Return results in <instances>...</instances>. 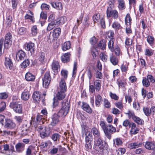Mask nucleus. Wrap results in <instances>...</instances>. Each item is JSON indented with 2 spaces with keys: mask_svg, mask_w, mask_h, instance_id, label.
Masks as SVG:
<instances>
[{
  "mask_svg": "<svg viewBox=\"0 0 155 155\" xmlns=\"http://www.w3.org/2000/svg\"><path fill=\"white\" fill-rule=\"evenodd\" d=\"M61 108L58 114L61 117H64L69 112L70 107V102L68 100H64L61 102Z\"/></svg>",
  "mask_w": 155,
  "mask_h": 155,
  "instance_id": "obj_1",
  "label": "nucleus"
},
{
  "mask_svg": "<svg viewBox=\"0 0 155 155\" xmlns=\"http://www.w3.org/2000/svg\"><path fill=\"white\" fill-rule=\"evenodd\" d=\"M116 131V129L112 125L108 124L107 125L106 129L104 131L106 137L109 140L111 137L112 134L115 133Z\"/></svg>",
  "mask_w": 155,
  "mask_h": 155,
  "instance_id": "obj_2",
  "label": "nucleus"
},
{
  "mask_svg": "<svg viewBox=\"0 0 155 155\" xmlns=\"http://www.w3.org/2000/svg\"><path fill=\"white\" fill-rule=\"evenodd\" d=\"M51 79L50 72H46L42 78L43 86L45 88H47L50 83Z\"/></svg>",
  "mask_w": 155,
  "mask_h": 155,
  "instance_id": "obj_3",
  "label": "nucleus"
},
{
  "mask_svg": "<svg viewBox=\"0 0 155 155\" xmlns=\"http://www.w3.org/2000/svg\"><path fill=\"white\" fill-rule=\"evenodd\" d=\"M110 7L107 8V17H112L114 18L118 17V14L117 12L115 10H113Z\"/></svg>",
  "mask_w": 155,
  "mask_h": 155,
  "instance_id": "obj_4",
  "label": "nucleus"
},
{
  "mask_svg": "<svg viewBox=\"0 0 155 155\" xmlns=\"http://www.w3.org/2000/svg\"><path fill=\"white\" fill-rule=\"evenodd\" d=\"M10 107L16 113H21L22 112V108L21 105L17 104L16 102H13L10 104Z\"/></svg>",
  "mask_w": 155,
  "mask_h": 155,
  "instance_id": "obj_5",
  "label": "nucleus"
},
{
  "mask_svg": "<svg viewBox=\"0 0 155 155\" xmlns=\"http://www.w3.org/2000/svg\"><path fill=\"white\" fill-rule=\"evenodd\" d=\"M45 56V53L43 52H41L39 53L36 58L37 64H44L45 63L46 59Z\"/></svg>",
  "mask_w": 155,
  "mask_h": 155,
  "instance_id": "obj_6",
  "label": "nucleus"
},
{
  "mask_svg": "<svg viewBox=\"0 0 155 155\" xmlns=\"http://www.w3.org/2000/svg\"><path fill=\"white\" fill-rule=\"evenodd\" d=\"M24 47L26 51L30 52L31 55L34 54L35 51V46L34 43L31 42L25 44L24 45Z\"/></svg>",
  "mask_w": 155,
  "mask_h": 155,
  "instance_id": "obj_7",
  "label": "nucleus"
},
{
  "mask_svg": "<svg viewBox=\"0 0 155 155\" xmlns=\"http://www.w3.org/2000/svg\"><path fill=\"white\" fill-rule=\"evenodd\" d=\"M94 145L96 146L99 147L101 150H103L104 147L101 136L94 139Z\"/></svg>",
  "mask_w": 155,
  "mask_h": 155,
  "instance_id": "obj_8",
  "label": "nucleus"
},
{
  "mask_svg": "<svg viewBox=\"0 0 155 155\" xmlns=\"http://www.w3.org/2000/svg\"><path fill=\"white\" fill-rule=\"evenodd\" d=\"M25 53L22 50L18 51L16 53V59L18 61L22 60L24 59L26 56Z\"/></svg>",
  "mask_w": 155,
  "mask_h": 155,
  "instance_id": "obj_9",
  "label": "nucleus"
},
{
  "mask_svg": "<svg viewBox=\"0 0 155 155\" xmlns=\"http://www.w3.org/2000/svg\"><path fill=\"white\" fill-rule=\"evenodd\" d=\"M58 114H54L52 117V120L51 123V125L53 126H55L59 122V116Z\"/></svg>",
  "mask_w": 155,
  "mask_h": 155,
  "instance_id": "obj_10",
  "label": "nucleus"
},
{
  "mask_svg": "<svg viewBox=\"0 0 155 155\" xmlns=\"http://www.w3.org/2000/svg\"><path fill=\"white\" fill-rule=\"evenodd\" d=\"M51 67L54 73H57L60 68V66L58 61H54L51 64Z\"/></svg>",
  "mask_w": 155,
  "mask_h": 155,
  "instance_id": "obj_11",
  "label": "nucleus"
},
{
  "mask_svg": "<svg viewBox=\"0 0 155 155\" xmlns=\"http://www.w3.org/2000/svg\"><path fill=\"white\" fill-rule=\"evenodd\" d=\"M71 54L69 52L64 54L61 57V60L62 62L67 63L69 61Z\"/></svg>",
  "mask_w": 155,
  "mask_h": 155,
  "instance_id": "obj_12",
  "label": "nucleus"
},
{
  "mask_svg": "<svg viewBox=\"0 0 155 155\" xmlns=\"http://www.w3.org/2000/svg\"><path fill=\"white\" fill-rule=\"evenodd\" d=\"M82 105L81 106L82 108L87 112L91 114L92 112V110L89 105L87 103L82 102Z\"/></svg>",
  "mask_w": 155,
  "mask_h": 155,
  "instance_id": "obj_13",
  "label": "nucleus"
},
{
  "mask_svg": "<svg viewBox=\"0 0 155 155\" xmlns=\"http://www.w3.org/2000/svg\"><path fill=\"white\" fill-rule=\"evenodd\" d=\"M59 90L61 92H66L67 90V86L64 80L61 79L59 83Z\"/></svg>",
  "mask_w": 155,
  "mask_h": 155,
  "instance_id": "obj_14",
  "label": "nucleus"
},
{
  "mask_svg": "<svg viewBox=\"0 0 155 155\" xmlns=\"http://www.w3.org/2000/svg\"><path fill=\"white\" fill-rule=\"evenodd\" d=\"M10 41V33H7L5 36V39L4 44V48L6 49L9 48V43Z\"/></svg>",
  "mask_w": 155,
  "mask_h": 155,
  "instance_id": "obj_15",
  "label": "nucleus"
},
{
  "mask_svg": "<svg viewBox=\"0 0 155 155\" xmlns=\"http://www.w3.org/2000/svg\"><path fill=\"white\" fill-rule=\"evenodd\" d=\"M26 80L28 81H33L35 79V76L32 73L28 72L25 75Z\"/></svg>",
  "mask_w": 155,
  "mask_h": 155,
  "instance_id": "obj_16",
  "label": "nucleus"
},
{
  "mask_svg": "<svg viewBox=\"0 0 155 155\" xmlns=\"http://www.w3.org/2000/svg\"><path fill=\"white\" fill-rule=\"evenodd\" d=\"M91 132L92 134L94 139L101 137V134L98 130L96 127H93L91 129Z\"/></svg>",
  "mask_w": 155,
  "mask_h": 155,
  "instance_id": "obj_17",
  "label": "nucleus"
},
{
  "mask_svg": "<svg viewBox=\"0 0 155 155\" xmlns=\"http://www.w3.org/2000/svg\"><path fill=\"white\" fill-rule=\"evenodd\" d=\"M40 93L39 92L36 91L33 93L32 96L33 99L37 102H38L40 100L41 96Z\"/></svg>",
  "mask_w": 155,
  "mask_h": 155,
  "instance_id": "obj_18",
  "label": "nucleus"
},
{
  "mask_svg": "<svg viewBox=\"0 0 155 155\" xmlns=\"http://www.w3.org/2000/svg\"><path fill=\"white\" fill-rule=\"evenodd\" d=\"M25 144L23 143H18L15 145L16 150L18 152H21L24 150Z\"/></svg>",
  "mask_w": 155,
  "mask_h": 155,
  "instance_id": "obj_19",
  "label": "nucleus"
},
{
  "mask_svg": "<svg viewBox=\"0 0 155 155\" xmlns=\"http://www.w3.org/2000/svg\"><path fill=\"white\" fill-rule=\"evenodd\" d=\"M142 145V143H141L135 142L130 144L129 147L130 149H134L141 147Z\"/></svg>",
  "mask_w": 155,
  "mask_h": 155,
  "instance_id": "obj_20",
  "label": "nucleus"
},
{
  "mask_svg": "<svg viewBox=\"0 0 155 155\" xmlns=\"http://www.w3.org/2000/svg\"><path fill=\"white\" fill-rule=\"evenodd\" d=\"M85 140L87 141H93V136L91 133L90 131L86 132L85 133Z\"/></svg>",
  "mask_w": 155,
  "mask_h": 155,
  "instance_id": "obj_21",
  "label": "nucleus"
},
{
  "mask_svg": "<svg viewBox=\"0 0 155 155\" xmlns=\"http://www.w3.org/2000/svg\"><path fill=\"white\" fill-rule=\"evenodd\" d=\"M118 7L120 10L124 9L126 8L124 0H117Z\"/></svg>",
  "mask_w": 155,
  "mask_h": 155,
  "instance_id": "obj_22",
  "label": "nucleus"
},
{
  "mask_svg": "<svg viewBox=\"0 0 155 155\" xmlns=\"http://www.w3.org/2000/svg\"><path fill=\"white\" fill-rule=\"evenodd\" d=\"M110 61L114 65H116L118 62V59L113 54H112L110 56Z\"/></svg>",
  "mask_w": 155,
  "mask_h": 155,
  "instance_id": "obj_23",
  "label": "nucleus"
},
{
  "mask_svg": "<svg viewBox=\"0 0 155 155\" xmlns=\"http://www.w3.org/2000/svg\"><path fill=\"white\" fill-rule=\"evenodd\" d=\"M101 81L99 80H96L94 82V85L96 91H99L101 89Z\"/></svg>",
  "mask_w": 155,
  "mask_h": 155,
  "instance_id": "obj_24",
  "label": "nucleus"
},
{
  "mask_svg": "<svg viewBox=\"0 0 155 155\" xmlns=\"http://www.w3.org/2000/svg\"><path fill=\"white\" fill-rule=\"evenodd\" d=\"M65 92L58 91L56 94V97L57 99L59 100H61L64 98L65 96Z\"/></svg>",
  "mask_w": 155,
  "mask_h": 155,
  "instance_id": "obj_25",
  "label": "nucleus"
},
{
  "mask_svg": "<svg viewBox=\"0 0 155 155\" xmlns=\"http://www.w3.org/2000/svg\"><path fill=\"white\" fill-rule=\"evenodd\" d=\"M71 44L70 41H67L64 43L62 46V50L66 51L70 48Z\"/></svg>",
  "mask_w": 155,
  "mask_h": 155,
  "instance_id": "obj_26",
  "label": "nucleus"
},
{
  "mask_svg": "<svg viewBox=\"0 0 155 155\" xmlns=\"http://www.w3.org/2000/svg\"><path fill=\"white\" fill-rule=\"evenodd\" d=\"M67 20V18L65 16L61 17L56 21L57 25H61L64 23Z\"/></svg>",
  "mask_w": 155,
  "mask_h": 155,
  "instance_id": "obj_27",
  "label": "nucleus"
},
{
  "mask_svg": "<svg viewBox=\"0 0 155 155\" xmlns=\"http://www.w3.org/2000/svg\"><path fill=\"white\" fill-rule=\"evenodd\" d=\"M61 74L62 77L61 79H63V80L64 81L67 79L68 74V72L67 70L64 69L62 70Z\"/></svg>",
  "mask_w": 155,
  "mask_h": 155,
  "instance_id": "obj_28",
  "label": "nucleus"
},
{
  "mask_svg": "<svg viewBox=\"0 0 155 155\" xmlns=\"http://www.w3.org/2000/svg\"><path fill=\"white\" fill-rule=\"evenodd\" d=\"M30 96L29 92L28 91L23 92L21 94V98L25 101H26L28 99Z\"/></svg>",
  "mask_w": 155,
  "mask_h": 155,
  "instance_id": "obj_29",
  "label": "nucleus"
},
{
  "mask_svg": "<svg viewBox=\"0 0 155 155\" xmlns=\"http://www.w3.org/2000/svg\"><path fill=\"white\" fill-rule=\"evenodd\" d=\"M102 101V97L100 95H98L95 96V103L96 106L99 107Z\"/></svg>",
  "mask_w": 155,
  "mask_h": 155,
  "instance_id": "obj_30",
  "label": "nucleus"
},
{
  "mask_svg": "<svg viewBox=\"0 0 155 155\" xmlns=\"http://www.w3.org/2000/svg\"><path fill=\"white\" fill-rule=\"evenodd\" d=\"M154 144L150 142H147L144 145L145 147L148 150L154 149Z\"/></svg>",
  "mask_w": 155,
  "mask_h": 155,
  "instance_id": "obj_31",
  "label": "nucleus"
},
{
  "mask_svg": "<svg viewBox=\"0 0 155 155\" xmlns=\"http://www.w3.org/2000/svg\"><path fill=\"white\" fill-rule=\"evenodd\" d=\"M85 148L86 150L88 151L90 150L92 148V141H85Z\"/></svg>",
  "mask_w": 155,
  "mask_h": 155,
  "instance_id": "obj_32",
  "label": "nucleus"
},
{
  "mask_svg": "<svg viewBox=\"0 0 155 155\" xmlns=\"http://www.w3.org/2000/svg\"><path fill=\"white\" fill-rule=\"evenodd\" d=\"M30 64V61L29 59H26L20 65L22 68H25L28 66Z\"/></svg>",
  "mask_w": 155,
  "mask_h": 155,
  "instance_id": "obj_33",
  "label": "nucleus"
},
{
  "mask_svg": "<svg viewBox=\"0 0 155 155\" xmlns=\"http://www.w3.org/2000/svg\"><path fill=\"white\" fill-rule=\"evenodd\" d=\"M106 44L105 41L103 40H101L97 45L98 48L104 50L106 48Z\"/></svg>",
  "mask_w": 155,
  "mask_h": 155,
  "instance_id": "obj_34",
  "label": "nucleus"
},
{
  "mask_svg": "<svg viewBox=\"0 0 155 155\" xmlns=\"http://www.w3.org/2000/svg\"><path fill=\"white\" fill-rule=\"evenodd\" d=\"M4 150L2 153L6 155H9V150L8 144H5L3 145Z\"/></svg>",
  "mask_w": 155,
  "mask_h": 155,
  "instance_id": "obj_35",
  "label": "nucleus"
},
{
  "mask_svg": "<svg viewBox=\"0 0 155 155\" xmlns=\"http://www.w3.org/2000/svg\"><path fill=\"white\" fill-rule=\"evenodd\" d=\"M114 145L115 146L116 145L118 146L121 145L123 142L120 138H117L113 140Z\"/></svg>",
  "mask_w": 155,
  "mask_h": 155,
  "instance_id": "obj_36",
  "label": "nucleus"
},
{
  "mask_svg": "<svg viewBox=\"0 0 155 155\" xmlns=\"http://www.w3.org/2000/svg\"><path fill=\"white\" fill-rule=\"evenodd\" d=\"M125 114L128 115L129 118H132L133 120L136 117L135 115L134 112L131 110H129L127 113H126Z\"/></svg>",
  "mask_w": 155,
  "mask_h": 155,
  "instance_id": "obj_37",
  "label": "nucleus"
},
{
  "mask_svg": "<svg viewBox=\"0 0 155 155\" xmlns=\"http://www.w3.org/2000/svg\"><path fill=\"white\" fill-rule=\"evenodd\" d=\"M61 32V29L60 28H57L54 29L53 32L52 34L55 37L57 38Z\"/></svg>",
  "mask_w": 155,
  "mask_h": 155,
  "instance_id": "obj_38",
  "label": "nucleus"
},
{
  "mask_svg": "<svg viewBox=\"0 0 155 155\" xmlns=\"http://www.w3.org/2000/svg\"><path fill=\"white\" fill-rule=\"evenodd\" d=\"M51 5L54 8L58 9H60L62 8V5L60 2H52L51 3Z\"/></svg>",
  "mask_w": 155,
  "mask_h": 155,
  "instance_id": "obj_39",
  "label": "nucleus"
},
{
  "mask_svg": "<svg viewBox=\"0 0 155 155\" xmlns=\"http://www.w3.org/2000/svg\"><path fill=\"white\" fill-rule=\"evenodd\" d=\"M100 58L101 60L104 62H106L108 58V56L104 53H101L100 54Z\"/></svg>",
  "mask_w": 155,
  "mask_h": 155,
  "instance_id": "obj_40",
  "label": "nucleus"
},
{
  "mask_svg": "<svg viewBox=\"0 0 155 155\" xmlns=\"http://www.w3.org/2000/svg\"><path fill=\"white\" fill-rule=\"evenodd\" d=\"M56 27L55 22L54 21L51 22L49 24L47 30L48 31H50Z\"/></svg>",
  "mask_w": 155,
  "mask_h": 155,
  "instance_id": "obj_41",
  "label": "nucleus"
},
{
  "mask_svg": "<svg viewBox=\"0 0 155 155\" xmlns=\"http://www.w3.org/2000/svg\"><path fill=\"white\" fill-rule=\"evenodd\" d=\"M113 38H111L109 41L108 44V47L109 49H110L111 51H114V41Z\"/></svg>",
  "mask_w": 155,
  "mask_h": 155,
  "instance_id": "obj_42",
  "label": "nucleus"
},
{
  "mask_svg": "<svg viewBox=\"0 0 155 155\" xmlns=\"http://www.w3.org/2000/svg\"><path fill=\"white\" fill-rule=\"evenodd\" d=\"M142 84L143 86L146 87H147L150 85L149 81L147 78H143L142 80Z\"/></svg>",
  "mask_w": 155,
  "mask_h": 155,
  "instance_id": "obj_43",
  "label": "nucleus"
},
{
  "mask_svg": "<svg viewBox=\"0 0 155 155\" xmlns=\"http://www.w3.org/2000/svg\"><path fill=\"white\" fill-rule=\"evenodd\" d=\"M60 137V136L58 134L55 133L52 135L51 138L53 141H56L59 140Z\"/></svg>",
  "mask_w": 155,
  "mask_h": 155,
  "instance_id": "obj_44",
  "label": "nucleus"
},
{
  "mask_svg": "<svg viewBox=\"0 0 155 155\" xmlns=\"http://www.w3.org/2000/svg\"><path fill=\"white\" fill-rule=\"evenodd\" d=\"M133 120L139 125H142L144 123V121L142 119H141L139 117H137V116Z\"/></svg>",
  "mask_w": 155,
  "mask_h": 155,
  "instance_id": "obj_45",
  "label": "nucleus"
},
{
  "mask_svg": "<svg viewBox=\"0 0 155 155\" xmlns=\"http://www.w3.org/2000/svg\"><path fill=\"white\" fill-rule=\"evenodd\" d=\"M48 41L50 43L53 42L56 39H57L56 37H55L54 35L52 34H51V32H50L49 36H48Z\"/></svg>",
  "mask_w": 155,
  "mask_h": 155,
  "instance_id": "obj_46",
  "label": "nucleus"
},
{
  "mask_svg": "<svg viewBox=\"0 0 155 155\" xmlns=\"http://www.w3.org/2000/svg\"><path fill=\"white\" fill-rule=\"evenodd\" d=\"M143 111L145 114L147 116H150L151 114L150 109H149L147 107H143Z\"/></svg>",
  "mask_w": 155,
  "mask_h": 155,
  "instance_id": "obj_47",
  "label": "nucleus"
},
{
  "mask_svg": "<svg viewBox=\"0 0 155 155\" xmlns=\"http://www.w3.org/2000/svg\"><path fill=\"white\" fill-rule=\"evenodd\" d=\"M131 21L130 15L129 14H127L125 17V24L127 25V23H128L130 25V23Z\"/></svg>",
  "mask_w": 155,
  "mask_h": 155,
  "instance_id": "obj_48",
  "label": "nucleus"
},
{
  "mask_svg": "<svg viewBox=\"0 0 155 155\" xmlns=\"http://www.w3.org/2000/svg\"><path fill=\"white\" fill-rule=\"evenodd\" d=\"M5 65L7 68H10V58H9L5 57Z\"/></svg>",
  "mask_w": 155,
  "mask_h": 155,
  "instance_id": "obj_49",
  "label": "nucleus"
},
{
  "mask_svg": "<svg viewBox=\"0 0 155 155\" xmlns=\"http://www.w3.org/2000/svg\"><path fill=\"white\" fill-rule=\"evenodd\" d=\"M32 34L33 35H35L37 33L38 29L36 25L33 26L31 28Z\"/></svg>",
  "mask_w": 155,
  "mask_h": 155,
  "instance_id": "obj_50",
  "label": "nucleus"
},
{
  "mask_svg": "<svg viewBox=\"0 0 155 155\" xmlns=\"http://www.w3.org/2000/svg\"><path fill=\"white\" fill-rule=\"evenodd\" d=\"M100 125L101 127L104 131L105 130L107 127V125L106 123L103 121H101L100 122Z\"/></svg>",
  "mask_w": 155,
  "mask_h": 155,
  "instance_id": "obj_51",
  "label": "nucleus"
},
{
  "mask_svg": "<svg viewBox=\"0 0 155 155\" xmlns=\"http://www.w3.org/2000/svg\"><path fill=\"white\" fill-rule=\"evenodd\" d=\"M6 107V104L5 102H2L0 103V113L2 112Z\"/></svg>",
  "mask_w": 155,
  "mask_h": 155,
  "instance_id": "obj_52",
  "label": "nucleus"
},
{
  "mask_svg": "<svg viewBox=\"0 0 155 155\" xmlns=\"http://www.w3.org/2000/svg\"><path fill=\"white\" fill-rule=\"evenodd\" d=\"M154 38L153 37L151 36H148L147 38V41L148 43L151 45L153 43Z\"/></svg>",
  "mask_w": 155,
  "mask_h": 155,
  "instance_id": "obj_53",
  "label": "nucleus"
},
{
  "mask_svg": "<svg viewBox=\"0 0 155 155\" xmlns=\"http://www.w3.org/2000/svg\"><path fill=\"white\" fill-rule=\"evenodd\" d=\"M49 8V5L45 3H43L41 5V8L42 10H48Z\"/></svg>",
  "mask_w": 155,
  "mask_h": 155,
  "instance_id": "obj_54",
  "label": "nucleus"
},
{
  "mask_svg": "<svg viewBox=\"0 0 155 155\" xmlns=\"http://www.w3.org/2000/svg\"><path fill=\"white\" fill-rule=\"evenodd\" d=\"M133 107L137 110L140 109V106L139 103L137 101H134L133 103Z\"/></svg>",
  "mask_w": 155,
  "mask_h": 155,
  "instance_id": "obj_55",
  "label": "nucleus"
},
{
  "mask_svg": "<svg viewBox=\"0 0 155 155\" xmlns=\"http://www.w3.org/2000/svg\"><path fill=\"white\" fill-rule=\"evenodd\" d=\"M112 27L113 28L115 29H118L120 27V24L119 23H118L117 22L115 21L113 23L112 25Z\"/></svg>",
  "mask_w": 155,
  "mask_h": 155,
  "instance_id": "obj_56",
  "label": "nucleus"
},
{
  "mask_svg": "<svg viewBox=\"0 0 155 155\" xmlns=\"http://www.w3.org/2000/svg\"><path fill=\"white\" fill-rule=\"evenodd\" d=\"M96 78L101 79L102 78V74L101 72L98 71H97L95 74Z\"/></svg>",
  "mask_w": 155,
  "mask_h": 155,
  "instance_id": "obj_57",
  "label": "nucleus"
},
{
  "mask_svg": "<svg viewBox=\"0 0 155 155\" xmlns=\"http://www.w3.org/2000/svg\"><path fill=\"white\" fill-rule=\"evenodd\" d=\"M153 52L152 50L146 49L145 51V54L148 56H150L153 54Z\"/></svg>",
  "mask_w": 155,
  "mask_h": 155,
  "instance_id": "obj_58",
  "label": "nucleus"
},
{
  "mask_svg": "<svg viewBox=\"0 0 155 155\" xmlns=\"http://www.w3.org/2000/svg\"><path fill=\"white\" fill-rule=\"evenodd\" d=\"M147 78L148 80H149V82H150L152 83H153L155 82V79L151 75H148L147 77Z\"/></svg>",
  "mask_w": 155,
  "mask_h": 155,
  "instance_id": "obj_59",
  "label": "nucleus"
},
{
  "mask_svg": "<svg viewBox=\"0 0 155 155\" xmlns=\"http://www.w3.org/2000/svg\"><path fill=\"white\" fill-rule=\"evenodd\" d=\"M8 97V94L5 92L0 93V99H5Z\"/></svg>",
  "mask_w": 155,
  "mask_h": 155,
  "instance_id": "obj_60",
  "label": "nucleus"
},
{
  "mask_svg": "<svg viewBox=\"0 0 155 155\" xmlns=\"http://www.w3.org/2000/svg\"><path fill=\"white\" fill-rule=\"evenodd\" d=\"M104 105L105 107L107 108H109L110 107V102L108 101L107 100L104 99Z\"/></svg>",
  "mask_w": 155,
  "mask_h": 155,
  "instance_id": "obj_61",
  "label": "nucleus"
},
{
  "mask_svg": "<svg viewBox=\"0 0 155 155\" xmlns=\"http://www.w3.org/2000/svg\"><path fill=\"white\" fill-rule=\"evenodd\" d=\"M100 15L99 14H96L93 16V19L94 22H96L99 19Z\"/></svg>",
  "mask_w": 155,
  "mask_h": 155,
  "instance_id": "obj_62",
  "label": "nucleus"
},
{
  "mask_svg": "<svg viewBox=\"0 0 155 155\" xmlns=\"http://www.w3.org/2000/svg\"><path fill=\"white\" fill-rule=\"evenodd\" d=\"M26 31V28H25L21 27L19 29L18 33L20 35H22L25 34Z\"/></svg>",
  "mask_w": 155,
  "mask_h": 155,
  "instance_id": "obj_63",
  "label": "nucleus"
},
{
  "mask_svg": "<svg viewBox=\"0 0 155 155\" xmlns=\"http://www.w3.org/2000/svg\"><path fill=\"white\" fill-rule=\"evenodd\" d=\"M110 97L115 100H117L119 99V97L116 95V94H113L111 92L110 93Z\"/></svg>",
  "mask_w": 155,
  "mask_h": 155,
  "instance_id": "obj_64",
  "label": "nucleus"
}]
</instances>
